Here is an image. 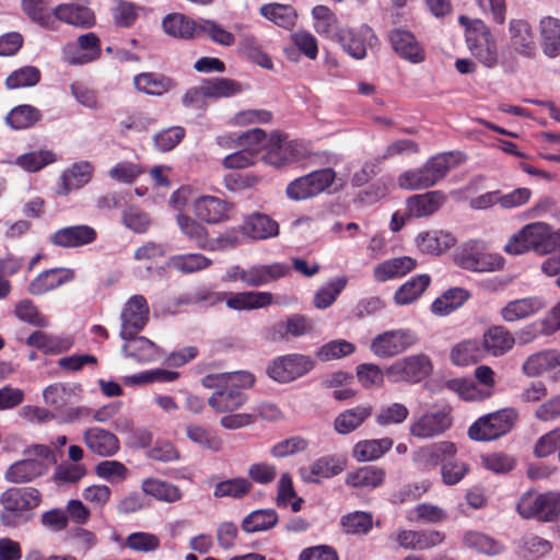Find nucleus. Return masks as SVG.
<instances>
[{"mask_svg": "<svg viewBox=\"0 0 560 560\" xmlns=\"http://www.w3.org/2000/svg\"><path fill=\"white\" fill-rule=\"evenodd\" d=\"M558 248H560V228L555 231L546 222L526 224L512 235L504 246V250L511 255H521L529 250L548 255Z\"/></svg>", "mask_w": 560, "mask_h": 560, "instance_id": "1", "label": "nucleus"}, {"mask_svg": "<svg viewBox=\"0 0 560 560\" xmlns=\"http://www.w3.org/2000/svg\"><path fill=\"white\" fill-rule=\"evenodd\" d=\"M24 458L11 464L4 474L11 483H28L47 474L50 465L56 464L54 451L44 444H32L23 451Z\"/></svg>", "mask_w": 560, "mask_h": 560, "instance_id": "2", "label": "nucleus"}, {"mask_svg": "<svg viewBox=\"0 0 560 560\" xmlns=\"http://www.w3.org/2000/svg\"><path fill=\"white\" fill-rule=\"evenodd\" d=\"M42 493L33 487H12L0 494V521L5 527H16L30 520L28 513L39 506Z\"/></svg>", "mask_w": 560, "mask_h": 560, "instance_id": "3", "label": "nucleus"}, {"mask_svg": "<svg viewBox=\"0 0 560 560\" xmlns=\"http://www.w3.org/2000/svg\"><path fill=\"white\" fill-rule=\"evenodd\" d=\"M518 420L514 408H503L477 419L468 429V436L475 441H492L509 433Z\"/></svg>", "mask_w": 560, "mask_h": 560, "instance_id": "4", "label": "nucleus"}, {"mask_svg": "<svg viewBox=\"0 0 560 560\" xmlns=\"http://www.w3.org/2000/svg\"><path fill=\"white\" fill-rule=\"evenodd\" d=\"M452 160L451 153L438 154L422 167L404 173L399 186L410 190L431 187L445 177L453 166Z\"/></svg>", "mask_w": 560, "mask_h": 560, "instance_id": "5", "label": "nucleus"}, {"mask_svg": "<svg viewBox=\"0 0 560 560\" xmlns=\"http://www.w3.org/2000/svg\"><path fill=\"white\" fill-rule=\"evenodd\" d=\"M433 370L431 359L424 353L405 357L392 363L385 375L392 383H419Z\"/></svg>", "mask_w": 560, "mask_h": 560, "instance_id": "6", "label": "nucleus"}, {"mask_svg": "<svg viewBox=\"0 0 560 560\" xmlns=\"http://www.w3.org/2000/svg\"><path fill=\"white\" fill-rule=\"evenodd\" d=\"M456 262L474 272H493L503 268L504 259L499 254L489 253L477 241L465 243L456 254Z\"/></svg>", "mask_w": 560, "mask_h": 560, "instance_id": "7", "label": "nucleus"}, {"mask_svg": "<svg viewBox=\"0 0 560 560\" xmlns=\"http://www.w3.org/2000/svg\"><path fill=\"white\" fill-rule=\"evenodd\" d=\"M332 168H323L291 182L287 187V195L292 200H304L315 197L327 189L335 180Z\"/></svg>", "mask_w": 560, "mask_h": 560, "instance_id": "8", "label": "nucleus"}, {"mask_svg": "<svg viewBox=\"0 0 560 560\" xmlns=\"http://www.w3.org/2000/svg\"><path fill=\"white\" fill-rule=\"evenodd\" d=\"M417 335L410 329H393L377 335L371 342V351L381 359L396 357L416 345Z\"/></svg>", "mask_w": 560, "mask_h": 560, "instance_id": "9", "label": "nucleus"}, {"mask_svg": "<svg viewBox=\"0 0 560 560\" xmlns=\"http://www.w3.org/2000/svg\"><path fill=\"white\" fill-rule=\"evenodd\" d=\"M270 143L268 153H264L261 159L275 166H282L288 163L300 161L306 156V150L302 143L295 140H288L279 131L270 133Z\"/></svg>", "mask_w": 560, "mask_h": 560, "instance_id": "10", "label": "nucleus"}, {"mask_svg": "<svg viewBox=\"0 0 560 560\" xmlns=\"http://www.w3.org/2000/svg\"><path fill=\"white\" fill-rule=\"evenodd\" d=\"M166 35H232L211 21L196 23L182 13H170L162 22Z\"/></svg>", "mask_w": 560, "mask_h": 560, "instance_id": "11", "label": "nucleus"}, {"mask_svg": "<svg viewBox=\"0 0 560 560\" xmlns=\"http://www.w3.org/2000/svg\"><path fill=\"white\" fill-rule=\"evenodd\" d=\"M452 424L451 408L445 406L436 411L424 412L410 424L409 432L418 439H431L443 434Z\"/></svg>", "mask_w": 560, "mask_h": 560, "instance_id": "12", "label": "nucleus"}, {"mask_svg": "<svg viewBox=\"0 0 560 560\" xmlns=\"http://www.w3.org/2000/svg\"><path fill=\"white\" fill-rule=\"evenodd\" d=\"M314 366L311 358L303 354H289L280 357L268 368L269 376L280 383L294 381L306 373Z\"/></svg>", "mask_w": 560, "mask_h": 560, "instance_id": "13", "label": "nucleus"}, {"mask_svg": "<svg viewBox=\"0 0 560 560\" xmlns=\"http://www.w3.org/2000/svg\"><path fill=\"white\" fill-rule=\"evenodd\" d=\"M149 306L143 295L131 296L125 304L120 319V337L140 332L149 320Z\"/></svg>", "mask_w": 560, "mask_h": 560, "instance_id": "14", "label": "nucleus"}, {"mask_svg": "<svg viewBox=\"0 0 560 560\" xmlns=\"http://www.w3.org/2000/svg\"><path fill=\"white\" fill-rule=\"evenodd\" d=\"M54 15L56 24L61 22L84 31L96 24V16L91 8L73 2L59 3L54 8Z\"/></svg>", "mask_w": 560, "mask_h": 560, "instance_id": "15", "label": "nucleus"}, {"mask_svg": "<svg viewBox=\"0 0 560 560\" xmlns=\"http://www.w3.org/2000/svg\"><path fill=\"white\" fill-rule=\"evenodd\" d=\"M232 206L215 196H200L195 199L192 211L197 219L208 224H217L229 219Z\"/></svg>", "mask_w": 560, "mask_h": 560, "instance_id": "16", "label": "nucleus"}, {"mask_svg": "<svg viewBox=\"0 0 560 560\" xmlns=\"http://www.w3.org/2000/svg\"><path fill=\"white\" fill-rule=\"evenodd\" d=\"M96 231L85 224L71 225L57 230L50 235V243L55 246L72 248L93 243L96 240Z\"/></svg>", "mask_w": 560, "mask_h": 560, "instance_id": "17", "label": "nucleus"}, {"mask_svg": "<svg viewBox=\"0 0 560 560\" xmlns=\"http://www.w3.org/2000/svg\"><path fill=\"white\" fill-rule=\"evenodd\" d=\"M515 343L513 335L503 326L488 328L480 341L482 352L486 355L501 357L510 351Z\"/></svg>", "mask_w": 560, "mask_h": 560, "instance_id": "18", "label": "nucleus"}, {"mask_svg": "<svg viewBox=\"0 0 560 560\" xmlns=\"http://www.w3.org/2000/svg\"><path fill=\"white\" fill-rule=\"evenodd\" d=\"M396 539L404 549L427 550L441 545L444 534L439 530L400 529Z\"/></svg>", "mask_w": 560, "mask_h": 560, "instance_id": "19", "label": "nucleus"}, {"mask_svg": "<svg viewBox=\"0 0 560 560\" xmlns=\"http://www.w3.org/2000/svg\"><path fill=\"white\" fill-rule=\"evenodd\" d=\"M455 236L444 230H431L421 232L416 237L418 249L428 255H441L455 246Z\"/></svg>", "mask_w": 560, "mask_h": 560, "instance_id": "20", "label": "nucleus"}, {"mask_svg": "<svg viewBox=\"0 0 560 560\" xmlns=\"http://www.w3.org/2000/svg\"><path fill=\"white\" fill-rule=\"evenodd\" d=\"M417 260L410 256H400L384 260L373 269V278L377 282L398 279L415 270Z\"/></svg>", "mask_w": 560, "mask_h": 560, "instance_id": "21", "label": "nucleus"}, {"mask_svg": "<svg viewBox=\"0 0 560 560\" xmlns=\"http://www.w3.org/2000/svg\"><path fill=\"white\" fill-rule=\"evenodd\" d=\"M546 307V302L538 296H528L510 301L500 311L502 319L514 323L529 317Z\"/></svg>", "mask_w": 560, "mask_h": 560, "instance_id": "22", "label": "nucleus"}, {"mask_svg": "<svg viewBox=\"0 0 560 560\" xmlns=\"http://www.w3.org/2000/svg\"><path fill=\"white\" fill-rule=\"evenodd\" d=\"M83 441L92 453L100 456H112L119 450L116 435L97 427L85 430Z\"/></svg>", "mask_w": 560, "mask_h": 560, "instance_id": "23", "label": "nucleus"}, {"mask_svg": "<svg viewBox=\"0 0 560 560\" xmlns=\"http://www.w3.org/2000/svg\"><path fill=\"white\" fill-rule=\"evenodd\" d=\"M343 466L342 460L325 456L316 459L307 467L300 468V476L306 482L317 483L323 479L340 474L343 470Z\"/></svg>", "mask_w": 560, "mask_h": 560, "instance_id": "24", "label": "nucleus"}, {"mask_svg": "<svg viewBox=\"0 0 560 560\" xmlns=\"http://www.w3.org/2000/svg\"><path fill=\"white\" fill-rule=\"evenodd\" d=\"M26 345L38 349L45 354H58L71 349L73 338L37 330L27 337Z\"/></svg>", "mask_w": 560, "mask_h": 560, "instance_id": "25", "label": "nucleus"}, {"mask_svg": "<svg viewBox=\"0 0 560 560\" xmlns=\"http://www.w3.org/2000/svg\"><path fill=\"white\" fill-rule=\"evenodd\" d=\"M445 200L444 194L439 190L413 195L407 199V217H429L436 212L444 205Z\"/></svg>", "mask_w": 560, "mask_h": 560, "instance_id": "26", "label": "nucleus"}, {"mask_svg": "<svg viewBox=\"0 0 560 560\" xmlns=\"http://www.w3.org/2000/svg\"><path fill=\"white\" fill-rule=\"evenodd\" d=\"M241 230L253 240H266L279 234V224L264 213H252L245 218Z\"/></svg>", "mask_w": 560, "mask_h": 560, "instance_id": "27", "label": "nucleus"}, {"mask_svg": "<svg viewBox=\"0 0 560 560\" xmlns=\"http://www.w3.org/2000/svg\"><path fill=\"white\" fill-rule=\"evenodd\" d=\"M290 273L287 264L273 262L270 265H254L246 268V285L260 287L277 281Z\"/></svg>", "mask_w": 560, "mask_h": 560, "instance_id": "28", "label": "nucleus"}, {"mask_svg": "<svg viewBox=\"0 0 560 560\" xmlns=\"http://www.w3.org/2000/svg\"><path fill=\"white\" fill-rule=\"evenodd\" d=\"M132 334L129 337H121L125 343L121 348L126 357L142 363L151 362L160 357L159 347L145 337H138Z\"/></svg>", "mask_w": 560, "mask_h": 560, "instance_id": "29", "label": "nucleus"}, {"mask_svg": "<svg viewBox=\"0 0 560 560\" xmlns=\"http://www.w3.org/2000/svg\"><path fill=\"white\" fill-rule=\"evenodd\" d=\"M98 37H78V42L69 44L63 50V58L70 65H83L98 56Z\"/></svg>", "mask_w": 560, "mask_h": 560, "instance_id": "30", "label": "nucleus"}, {"mask_svg": "<svg viewBox=\"0 0 560 560\" xmlns=\"http://www.w3.org/2000/svg\"><path fill=\"white\" fill-rule=\"evenodd\" d=\"M93 166L89 162H81L72 165L62 173L57 194L68 195L71 190L79 189L88 184L92 176Z\"/></svg>", "mask_w": 560, "mask_h": 560, "instance_id": "31", "label": "nucleus"}, {"mask_svg": "<svg viewBox=\"0 0 560 560\" xmlns=\"http://www.w3.org/2000/svg\"><path fill=\"white\" fill-rule=\"evenodd\" d=\"M176 222L182 234L198 248H210L209 232L201 222L183 212L177 214Z\"/></svg>", "mask_w": 560, "mask_h": 560, "instance_id": "32", "label": "nucleus"}, {"mask_svg": "<svg viewBox=\"0 0 560 560\" xmlns=\"http://www.w3.org/2000/svg\"><path fill=\"white\" fill-rule=\"evenodd\" d=\"M373 413L371 405H360L339 413L334 421L335 430L339 434H348L358 429Z\"/></svg>", "mask_w": 560, "mask_h": 560, "instance_id": "33", "label": "nucleus"}, {"mask_svg": "<svg viewBox=\"0 0 560 560\" xmlns=\"http://www.w3.org/2000/svg\"><path fill=\"white\" fill-rule=\"evenodd\" d=\"M141 490L144 494L167 503L177 502L182 498V491L177 486L158 478L144 479Z\"/></svg>", "mask_w": 560, "mask_h": 560, "instance_id": "34", "label": "nucleus"}, {"mask_svg": "<svg viewBox=\"0 0 560 560\" xmlns=\"http://www.w3.org/2000/svg\"><path fill=\"white\" fill-rule=\"evenodd\" d=\"M385 480V470L377 466H364L351 471L346 477V483L352 488L374 489Z\"/></svg>", "mask_w": 560, "mask_h": 560, "instance_id": "35", "label": "nucleus"}, {"mask_svg": "<svg viewBox=\"0 0 560 560\" xmlns=\"http://www.w3.org/2000/svg\"><path fill=\"white\" fill-rule=\"evenodd\" d=\"M467 47L482 65L491 68L497 65L499 52L494 37H467Z\"/></svg>", "mask_w": 560, "mask_h": 560, "instance_id": "36", "label": "nucleus"}, {"mask_svg": "<svg viewBox=\"0 0 560 560\" xmlns=\"http://www.w3.org/2000/svg\"><path fill=\"white\" fill-rule=\"evenodd\" d=\"M394 445L390 438L364 440L353 447V457L359 462H370L381 458Z\"/></svg>", "mask_w": 560, "mask_h": 560, "instance_id": "37", "label": "nucleus"}, {"mask_svg": "<svg viewBox=\"0 0 560 560\" xmlns=\"http://www.w3.org/2000/svg\"><path fill=\"white\" fill-rule=\"evenodd\" d=\"M431 279L428 275H418L401 284L394 294L397 305H407L419 299L430 285Z\"/></svg>", "mask_w": 560, "mask_h": 560, "instance_id": "38", "label": "nucleus"}, {"mask_svg": "<svg viewBox=\"0 0 560 560\" xmlns=\"http://www.w3.org/2000/svg\"><path fill=\"white\" fill-rule=\"evenodd\" d=\"M552 550V544L533 533L522 536L520 541V553L525 560H540L547 557Z\"/></svg>", "mask_w": 560, "mask_h": 560, "instance_id": "39", "label": "nucleus"}, {"mask_svg": "<svg viewBox=\"0 0 560 560\" xmlns=\"http://www.w3.org/2000/svg\"><path fill=\"white\" fill-rule=\"evenodd\" d=\"M133 84L138 91L150 95H162L175 85L171 78L152 72L136 75L133 78Z\"/></svg>", "mask_w": 560, "mask_h": 560, "instance_id": "40", "label": "nucleus"}, {"mask_svg": "<svg viewBox=\"0 0 560 560\" xmlns=\"http://www.w3.org/2000/svg\"><path fill=\"white\" fill-rule=\"evenodd\" d=\"M560 329V302L552 307L547 318L533 323L520 332L524 342L530 341L537 334L551 335Z\"/></svg>", "mask_w": 560, "mask_h": 560, "instance_id": "41", "label": "nucleus"}, {"mask_svg": "<svg viewBox=\"0 0 560 560\" xmlns=\"http://www.w3.org/2000/svg\"><path fill=\"white\" fill-rule=\"evenodd\" d=\"M245 401L246 396L244 393L226 388L213 393L209 398L208 404L217 412H233L242 407Z\"/></svg>", "mask_w": 560, "mask_h": 560, "instance_id": "42", "label": "nucleus"}, {"mask_svg": "<svg viewBox=\"0 0 560 560\" xmlns=\"http://www.w3.org/2000/svg\"><path fill=\"white\" fill-rule=\"evenodd\" d=\"M23 12L36 24L56 31L54 10L50 12L46 0H22Z\"/></svg>", "mask_w": 560, "mask_h": 560, "instance_id": "43", "label": "nucleus"}, {"mask_svg": "<svg viewBox=\"0 0 560 560\" xmlns=\"http://www.w3.org/2000/svg\"><path fill=\"white\" fill-rule=\"evenodd\" d=\"M485 358L480 341L476 339L464 340L451 350V360L456 365H468Z\"/></svg>", "mask_w": 560, "mask_h": 560, "instance_id": "44", "label": "nucleus"}, {"mask_svg": "<svg viewBox=\"0 0 560 560\" xmlns=\"http://www.w3.org/2000/svg\"><path fill=\"white\" fill-rule=\"evenodd\" d=\"M463 542L465 547L487 556H498L504 550L500 541L479 532L466 533Z\"/></svg>", "mask_w": 560, "mask_h": 560, "instance_id": "45", "label": "nucleus"}, {"mask_svg": "<svg viewBox=\"0 0 560 560\" xmlns=\"http://www.w3.org/2000/svg\"><path fill=\"white\" fill-rule=\"evenodd\" d=\"M278 523V514L272 509L256 510L249 513L242 522V529L246 533L268 530Z\"/></svg>", "mask_w": 560, "mask_h": 560, "instance_id": "46", "label": "nucleus"}, {"mask_svg": "<svg viewBox=\"0 0 560 560\" xmlns=\"http://www.w3.org/2000/svg\"><path fill=\"white\" fill-rule=\"evenodd\" d=\"M252 489L253 483L250 480L244 477H237L218 482L214 486L213 495L215 498L242 499L246 497Z\"/></svg>", "mask_w": 560, "mask_h": 560, "instance_id": "47", "label": "nucleus"}, {"mask_svg": "<svg viewBox=\"0 0 560 560\" xmlns=\"http://www.w3.org/2000/svg\"><path fill=\"white\" fill-rule=\"evenodd\" d=\"M392 47L402 59L418 63L424 60L425 54L416 37H390Z\"/></svg>", "mask_w": 560, "mask_h": 560, "instance_id": "48", "label": "nucleus"}, {"mask_svg": "<svg viewBox=\"0 0 560 560\" xmlns=\"http://www.w3.org/2000/svg\"><path fill=\"white\" fill-rule=\"evenodd\" d=\"M468 299V293L459 288L450 289L438 298L431 305L435 315L444 316L455 311Z\"/></svg>", "mask_w": 560, "mask_h": 560, "instance_id": "49", "label": "nucleus"}, {"mask_svg": "<svg viewBox=\"0 0 560 560\" xmlns=\"http://www.w3.org/2000/svg\"><path fill=\"white\" fill-rule=\"evenodd\" d=\"M262 16L273 22L276 25L289 30L295 24L296 14L291 5L279 3H269L260 8Z\"/></svg>", "mask_w": 560, "mask_h": 560, "instance_id": "50", "label": "nucleus"}, {"mask_svg": "<svg viewBox=\"0 0 560 560\" xmlns=\"http://www.w3.org/2000/svg\"><path fill=\"white\" fill-rule=\"evenodd\" d=\"M61 269H49L42 272L31 283L28 291L33 295H42L54 290L65 283L69 278L62 275Z\"/></svg>", "mask_w": 560, "mask_h": 560, "instance_id": "51", "label": "nucleus"}, {"mask_svg": "<svg viewBox=\"0 0 560 560\" xmlns=\"http://www.w3.org/2000/svg\"><path fill=\"white\" fill-rule=\"evenodd\" d=\"M456 454V446L454 443L448 441H442L432 444L420 452L422 460L427 465L438 466L440 463H445L450 459H454Z\"/></svg>", "mask_w": 560, "mask_h": 560, "instance_id": "52", "label": "nucleus"}, {"mask_svg": "<svg viewBox=\"0 0 560 560\" xmlns=\"http://www.w3.org/2000/svg\"><path fill=\"white\" fill-rule=\"evenodd\" d=\"M170 266L178 272L192 273L211 266V259L202 254H183L171 258Z\"/></svg>", "mask_w": 560, "mask_h": 560, "instance_id": "53", "label": "nucleus"}, {"mask_svg": "<svg viewBox=\"0 0 560 560\" xmlns=\"http://www.w3.org/2000/svg\"><path fill=\"white\" fill-rule=\"evenodd\" d=\"M340 525L347 534L363 535L369 533L372 528L373 516L368 512H351L341 517Z\"/></svg>", "mask_w": 560, "mask_h": 560, "instance_id": "54", "label": "nucleus"}, {"mask_svg": "<svg viewBox=\"0 0 560 560\" xmlns=\"http://www.w3.org/2000/svg\"><path fill=\"white\" fill-rule=\"evenodd\" d=\"M203 94L207 97H229L242 91L241 84L226 78H215L202 82Z\"/></svg>", "mask_w": 560, "mask_h": 560, "instance_id": "55", "label": "nucleus"}, {"mask_svg": "<svg viewBox=\"0 0 560 560\" xmlns=\"http://www.w3.org/2000/svg\"><path fill=\"white\" fill-rule=\"evenodd\" d=\"M240 148L250 149V151L259 158L260 153H268L270 135L262 129L254 128L237 136Z\"/></svg>", "mask_w": 560, "mask_h": 560, "instance_id": "56", "label": "nucleus"}, {"mask_svg": "<svg viewBox=\"0 0 560 560\" xmlns=\"http://www.w3.org/2000/svg\"><path fill=\"white\" fill-rule=\"evenodd\" d=\"M74 396V389L62 384H52L45 388V402L51 406L59 415L66 411V407L71 402Z\"/></svg>", "mask_w": 560, "mask_h": 560, "instance_id": "57", "label": "nucleus"}, {"mask_svg": "<svg viewBox=\"0 0 560 560\" xmlns=\"http://www.w3.org/2000/svg\"><path fill=\"white\" fill-rule=\"evenodd\" d=\"M348 279L346 277H337L320 288L314 296V305L316 308L324 310L329 307L345 289Z\"/></svg>", "mask_w": 560, "mask_h": 560, "instance_id": "58", "label": "nucleus"}, {"mask_svg": "<svg viewBox=\"0 0 560 560\" xmlns=\"http://www.w3.org/2000/svg\"><path fill=\"white\" fill-rule=\"evenodd\" d=\"M409 416V409L400 402H392L380 408L375 420L381 427L396 425L405 422Z\"/></svg>", "mask_w": 560, "mask_h": 560, "instance_id": "59", "label": "nucleus"}, {"mask_svg": "<svg viewBox=\"0 0 560 560\" xmlns=\"http://www.w3.org/2000/svg\"><path fill=\"white\" fill-rule=\"evenodd\" d=\"M40 117L38 109L31 105L14 107L7 116V122L14 129H24L33 126Z\"/></svg>", "mask_w": 560, "mask_h": 560, "instance_id": "60", "label": "nucleus"}, {"mask_svg": "<svg viewBox=\"0 0 560 560\" xmlns=\"http://www.w3.org/2000/svg\"><path fill=\"white\" fill-rule=\"evenodd\" d=\"M55 154L47 150L34 151L20 155L15 163L26 172H37L44 166L55 162Z\"/></svg>", "mask_w": 560, "mask_h": 560, "instance_id": "61", "label": "nucleus"}, {"mask_svg": "<svg viewBox=\"0 0 560 560\" xmlns=\"http://www.w3.org/2000/svg\"><path fill=\"white\" fill-rule=\"evenodd\" d=\"M293 44L284 48L287 58L291 61H299L301 55H305L310 59L317 56V43L314 37H293Z\"/></svg>", "mask_w": 560, "mask_h": 560, "instance_id": "62", "label": "nucleus"}, {"mask_svg": "<svg viewBox=\"0 0 560 560\" xmlns=\"http://www.w3.org/2000/svg\"><path fill=\"white\" fill-rule=\"evenodd\" d=\"M187 438L200 446L219 452L222 448V440L211 434L206 428L197 424H188L186 427Z\"/></svg>", "mask_w": 560, "mask_h": 560, "instance_id": "63", "label": "nucleus"}, {"mask_svg": "<svg viewBox=\"0 0 560 560\" xmlns=\"http://www.w3.org/2000/svg\"><path fill=\"white\" fill-rule=\"evenodd\" d=\"M40 72L37 68L27 66L13 71L5 80L8 89L34 86L39 82Z\"/></svg>", "mask_w": 560, "mask_h": 560, "instance_id": "64", "label": "nucleus"}]
</instances>
